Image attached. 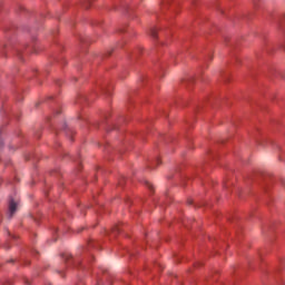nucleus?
Listing matches in <instances>:
<instances>
[{
  "label": "nucleus",
  "instance_id": "f257e3e1",
  "mask_svg": "<svg viewBox=\"0 0 285 285\" xmlns=\"http://www.w3.org/2000/svg\"><path fill=\"white\" fill-rule=\"evenodd\" d=\"M17 206H19V204L14 202V199L10 198L9 200V218L10 219H12V215L17 213Z\"/></svg>",
  "mask_w": 285,
  "mask_h": 285
},
{
  "label": "nucleus",
  "instance_id": "f03ea898",
  "mask_svg": "<svg viewBox=\"0 0 285 285\" xmlns=\"http://www.w3.org/2000/svg\"><path fill=\"white\" fill-rule=\"evenodd\" d=\"M146 166L149 170H155V168H157V166H161V160L159 158L149 160Z\"/></svg>",
  "mask_w": 285,
  "mask_h": 285
},
{
  "label": "nucleus",
  "instance_id": "7ed1b4c3",
  "mask_svg": "<svg viewBox=\"0 0 285 285\" xmlns=\"http://www.w3.org/2000/svg\"><path fill=\"white\" fill-rule=\"evenodd\" d=\"M150 36H151L154 39H157V28H151V29H150Z\"/></svg>",
  "mask_w": 285,
  "mask_h": 285
},
{
  "label": "nucleus",
  "instance_id": "20e7f679",
  "mask_svg": "<svg viewBox=\"0 0 285 285\" xmlns=\"http://www.w3.org/2000/svg\"><path fill=\"white\" fill-rule=\"evenodd\" d=\"M262 176L268 179L271 177H275V174H273V171H265V174H263Z\"/></svg>",
  "mask_w": 285,
  "mask_h": 285
},
{
  "label": "nucleus",
  "instance_id": "39448f33",
  "mask_svg": "<svg viewBox=\"0 0 285 285\" xmlns=\"http://www.w3.org/2000/svg\"><path fill=\"white\" fill-rule=\"evenodd\" d=\"M145 185H147L150 188V190H153V184H150V181L145 180Z\"/></svg>",
  "mask_w": 285,
  "mask_h": 285
},
{
  "label": "nucleus",
  "instance_id": "423d86ee",
  "mask_svg": "<svg viewBox=\"0 0 285 285\" xmlns=\"http://www.w3.org/2000/svg\"><path fill=\"white\" fill-rule=\"evenodd\" d=\"M50 177H59V175H57V171H55L53 174L50 175Z\"/></svg>",
  "mask_w": 285,
  "mask_h": 285
},
{
  "label": "nucleus",
  "instance_id": "0eeeda50",
  "mask_svg": "<svg viewBox=\"0 0 285 285\" xmlns=\"http://www.w3.org/2000/svg\"><path fill=\"white\" fill-rule=\"evenodd\" d=\"M3 146V140L0 138V148Z\"/></svg>",
  "mask_w": 285,
  "mask_h": 285
},
{
  "label": "nucleus",
  "instance_id": "6e6552de",
  "mask_svg": "<svg viewBox=\"0 0 285 285\" xmlns=\"http://www.w3.org/2000/svg\"><path fill=\"white\" fill-rule=\"evenodd\" d=\"M279 161H284V156H279Z\"/></svg>",
  "mask_w": 285,
  "mask_h": 285
},
{
  "label": "nucleus",
  "instance_id": "1a4fd4ad",
  "mask_svg": "<svg viewBox=\"0 0 285 285\" xmlns=\"http://www.w3.org/2000/svg\"><path fill=\"white\" fill-rule=\"evenodd\" d=\"M258 146H264V144H262V142H258Z\"/></svg>",
  "mask_w": 285,
  "mask_h": 285
},
{
  "label": "nucleus",
  "instance_id": "9d476101",
  "mask_svg": "<svg viewBox=\"0 0 285 285\" xmlns=\"http://www.w3.org/2000/svg\"><path fill=\"white\" fill-rule=\"evenodd\" d=\"M188 204H193V200H188Z\"/></svg>",
  "mask_w": 285,
  "mask_h": 285
},
{
  "label": "nucleus",
  "instance_id": "9b49d317",
  "mask_svg": "<svg viewBox=\"0 0 285 285\" xmlns=\"http://www.w3.org/2000/svg\"><path fill=\"white\" fill-rule=\"evenodd\" d=\"M81 169V167H78V170H80Z\"/></svg>",
  "mask_w": 285,
  "mask_h": 285
}]
</instances>
